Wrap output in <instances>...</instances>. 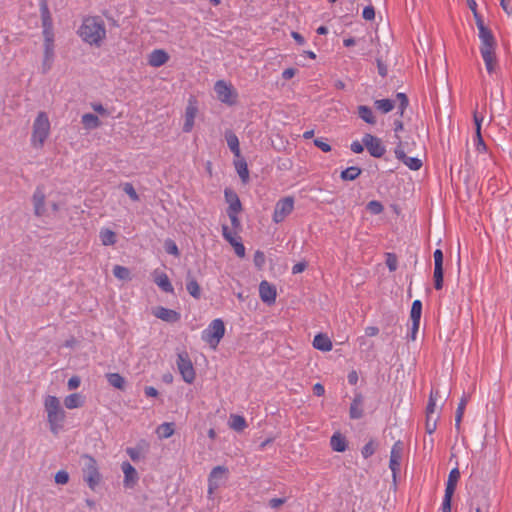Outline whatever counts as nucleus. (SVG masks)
<instances>
[{"label": "nucleus", "instance_id": "1", "mask_svg": "<svg viewBox=\"0 0 512 512\" xmlns=\"http://www.w3.org/2000/svg\"><path fill=\"white\" fill-rule=\"evenodd\" d=\"M79 35L83 41L90 45L100 46L106 37V28L102 19L99 17H88L84 19Z\"/></svg>", "mask_w": 512, "mask_h": 512}, {"label": "nucleus", "instance_id": "2", "mask_svg": "<svg viewBox=\"0 0 512 512\" xmlns=\"http://www.w3.org/2000/svg\"><path fill=\"white\" fill-rule=\"evenodd\" d=\"M479 39L481 41L480 53L486 66V70L489 74L495 72L497 68L496 59V40L492 31L487 28H482L479 31Z\"/></svg>", "mask_w": 512, "mask_h": 512}, {"label": "nucleus", "instance_id": "3", "mask_svg": "<svg viewBox=\"0 0 512 512\" xmlns=\"http://www.w3.org/2000/svg\"><path fill=\"white\" fill-rule=\"evenodd\" d=\"M44 408L47 413V422L50 431L57 435L64 427L66 412L56 396L48 395L44 400Z\"/></svg>", "mask_w": 512, "mask_h": 512}, {"label": "nucleus", "instance_id": "4", "mask_svg": "<svg viewBox=\"0 0 512 512\" xmlns=\"http://www.w3.org/2000/svg\"><path fill=\"white\" fill-rule=\"evenodd\" d=\"M50 132V121L45 112H39L33 123L31 143L35 148H42Z\"/></svg>", "mask_w": 512, "mask_h": 512}, {"label": "nucleus", "instance_id": "5", "mask_svg": "<svg viewBox=\"0 0 512 512\" xmlns=\"http://www.w3.org/2000/svg\"><path fill=\"white\" fill-rule=\"evenodd\" d=\"M83 480L86 482L91 490H95L101 481V474L99 472L97 461L94 457L84 454L81 457Z\"/></svg>", "mask_w": 512, "mask_h": 512}, {"label": "nucleus", "instance_id": "6", "mask_svg": "<svg viewBox=\"0 0 512 512\" xmlns=\"http://www.w3.org/2000/svg\"><path fill=\"white\" fill-rule=\"evenodd\" d=\"M224 334V322H211V324L202 331L201 339L206 342L210 348L215 350Z\"/></svg>", "mask_w": 512, "mask_h": 512}, {"label": "nucleus", "instance_id": "7", "mask_svg": "<svg viewBox=\"0 0 512 512\" xmlns=\"http://www.w3.org/2000/svg\"><path fill=\"white\" fill-rule=\"evenodd\" d=\"M176 365L182 379L188 384L193 383L196 377V372L187 351L182 350L177 353Z\"/></svg>", "mask_w": 512, "mask_h": 512}, {"label": "nucleus", "instance_id": "8", "mask_svg": "<svg viewBox=\"0 0 512 512\" xmlns=\"http://www.w3.org/2000/svg\"><path fill=\"white\" fill-rule=\"evenodd\" d=\"M294 209V198L292 196H287L281 198L275 204L274 212H273V222L281 223L285 220V218L292 213Z\"/></svg>", "mask_w": 512, "mask_h": 512}, {"label": "nucleus", "instance_id": "9", "mask_svg": "<svg viewBox=\"0 0 512 512\" xmlns=\"http://www.w3.org/2000/svg\"><path fill=\"white\" fill-rule=\"evenodd\" d=\"M214 90L218 100L227 105H234L236 103L237 93L231 85H228L223 80H218L214 85Z\"/></svg>", "mask_w": 512, "mask_h": 512}, {"label": "nucleus", "instance_id": "10", "mask_svg": "<svg viewBox=\"0 0 512 512\" xmlns=\"http://www.w3.org/2000/svg\"><path fill=\"white\" fill-rule=\"evenodd\" d=\"M362 142L369 154L375 158H381L386 152V148L382 144L381 139L372 134L366 133L362 138Z\"/></svg>", "mask_w": 512, "mask_h": 512}, {"label": "nucleus", "instance_id": "11", "mask_svg": "<svg viewBox=\"0 0 512 512\" xmlns=\"http://www.w3.org/2000/svg\"><path fill=\"white\" fill-rule=\"evenodd\" d=\"M198 114V102L194 96H190L185 109V121L183 124V131L189 133L194 127V120Z\"/></svg>", "mask_w": 512, "mask_h": 512}, {"label": "nucleus", "instance_id": "12", "mask_svg": "<svg viewBox=\"0 0 512 512\" xmlns=\"http://www.w3.org/2000/svg\"><path fill=\"white\" fill-rule=\"evenodd\" d=\"M228 472V468L225 466H216L212 469L208 478V492L210 494L218 489L221 483L227 479Z\"/></svg>", "mask_w": 512, "mask_h": 512}, {"label": "nucleus", "instance_id": "13", "mask_svg": "<svg viewBox=\"0 0 512 512\" xmlns=\"http://www.w3.org/2000/svg\"><path fill=\"white\" fill-rule=\"evenodd\" d=\"M395 156L398 160L402 161L411 170L417 171L422 167V161L416 157H408L403 149L402 141L399 140L395 148Z\"/></svg>", "mask_w": 512, "mask_h": 512}, {"label": "nucleus", "instance_id": "14", "mask_svg": "<svg viewBox=\"0 0 512 512\" xmlns=\"http://www.w3.org/2000/svg\"><path fill=\"white\" fill-rule=\"evenodd\" d=\"M45 199H46V196H45V193H44V187L43 186H37L35 191H34V193H33V196H32V203H33V207H34V214L37 217H42L45 214V212H46Z\"/></svg>", "mask_w": 512, "mask_h": 512}, {"label": "nucleus", "instance_id": "15", "mask_svg": "<svg viewBox=\"0 0 512 512\" xmlns=\"http://www.w3.org/2000/svg\"><path fill=\"white\" fill-rule=\"evenodd\" d=\"M149 447V443L146 440L141 439L135 447H128L126 449V453L129 455L132 461L137 462L144 458V455L148 452Z\"/></svg>", "mask_w": 512, "mask_h": 512}, {"label": "nucleus", "instance_id": "16", "mask_svg": "<svg viewBox=\"0 0 512 512\" xmlns=\"http://www.w3.org/2000/svg\"><path fill=\"white\" fill-rule=\"evenodd\" d=\"M121 468L124 473V486L133 487L138 481L136 469L129 462H123Z\"/></svg>", "mask_w": 512, "mask_h": 512}, {"label": "nucleus", "instance_id": "17", "mask_svg": "<svg viewBox=\"0 0 512 512\" xmlns=\"http://www.w3.org/2000/svg\"><path fill=\"white\" fill-rule=\"evenodd\" d=\"M259 293L262 301L265 303H273L276 299V288L267 281L260 283Z\"/></svg>", "mask_w": 512, "mask_h": 512}, {"label": "nucleus", "instance_id": "18", "mask_svg": "<svg viewBox=\"0 0 512 512\" xmlns=\"http://www.w3.org/2000/svg\"><path fill=\"white\" fill-rule=\"evenodd\" d=\"M363 396L361 393H355L352 403L349 408V416L351 419H360L364 415L363 411Z\"/></svg>", "mask_w": 512, "mask_h": 512}, {"label": "nucleus", "instance_id": "19", "mask_svg": "<svg viewBox=\"0 0 512 512\" xmlns=\"http://www.w3.org/2000/svg\"><path fill=\"white\" fill-rule=\"evenodd\" d=\"M226 202L229 204L227 212H241L242 204L238 195L231 189L226 188L224 191Z\"/></svg>", "mask_w": 512, "mask_h": 512}, {"label": "nucleus", "instance_id": "20", "mask_svg": "<svg viewBox=\"0 0 512 512\" xmlns=\"http://www.w3.org/2000/svg\"><path fill=\"white\" fill-rule=\"evenodd\" d=\"M169 60V55L163 49H155L148 56V64L152 67H160Z\"/></svg>", "mask_w": 512, "mask_h": 512}, {"label": "nucleus", "instance_id": "21", "mask_svg": "<svg viewBox=\"0 0 512 512\" xmlns=\"http://www.w3.org/2000/svg\"><path fill=\"white\" fill-rule=\"evenodd\" d=\"M313 347L317 350L328 352L332 350L333 345L330 338L326 334L319 333L314 337Z\"/></svg>", "mask_w": 512, "mask_h": 512}, {"label": "nucleus", "instance_id": "22", "mask_svg": "<svg viewBox=\"0 0 512 512\" xmlns=\"http://www.w3.org/2000/svg\"><path fill=\"white\" fill-rule=\"evenodd\" d=\"M460 479V471L458 468H453L449 475H448V480H447V483H446V489H445V494L447 495H454V492H455V489H456V486H457V483Z\"/></svg>", "mask_w": 512, "mask_h": 512}, {"label": "nucleus", "instance_id": "23", "mask_svg": "<svg viewBox=\"0 0 512 512\" xmlns=\"http://www.w3.org/2000/svg\"><path fill=\"white\" fill-rule=\"evenodd\" d=\"M330 445L331 448L336 452H344L348 447L345 436L339 432H336L332 435L330 439Z\"/></svg>", "mask_w": 512, "mask_h": 512}, {"label": "nucleus", "instance_id": "24", "mask_svg": "<svg viewBox=\"0 0 512 512\" xmlns=\"http://www.w3.org/2000/svg\"><path fill=\"white\" fill-rule=\"evenodd\" d=\"M225 139L231 152L236 157H239L241 152L239 147V139L237 135L232 130H227L225 132Z\"/></svg>", "mask_w": 512, "mask_h": 512}, {"label": "nucleus", "instance_id": "25", "mask_svg": "<svg viewBox=\"0 0 512 512\" xmlns=\"http://www.w3.org/2000/svg\"><path fill=\"white\" fill-rule=\"evenodd\" d=\"M468 399H469V396L464 394L462 396V398L460 399V402H459L458 407L456 409L455 428H456L457 431L460 430L461 421H462V418H463V415H464V411H465L466 405L468 403Z\"/></svg>", "mask_w": 512, "mask_h": 512}, {"label": "nucleus", "instance_id": "26", "mask_svg": "<svg viewBox=\"0 0 512 512\" xmlns=\"http://www.w3.org/2000/svg\"><path fill=\"white\" fill-rule=\"evenodd\" d=\"M81 122L85 129L92 130L101 126V121L98 116L92 113H86L82 115Z\"/></svg>", "mask_w": 512, "mask_h": 512}, {"label": "nucleus", "instance_id": "27", "mask_svg": "<svg viewBox=\"0 0 512 512\" xmlns=\"http://www.w3.org/2000/svg\"><path fill=\"white\" fill-rule=\"evenodd\" d=\"M186 289L192 297H194L196 299L200 298L201 288H200L198 282L196 281V279L191 276V273H188V276H187Z\"/></svg>", "mask_w": 512, "mask_h": 512}, {"label": "nucleus", "instance_id": "28", "mask_svg": "<svg viewBox=\"0 0 512 512\" xmlns=\"http://www.w3.org/2000/svg\"><path fill=\"white\" fill-rule=\"evenodd\" d=\"M358 116L366 123L368 124H375L376 118L373 114L372 109L369 106L366 105H360L358 106Z\"/></svg>", "mask_w": 512, "mask_h": 512}, {"label": "nucleus", "instance_id": "29", "mask_svg": "<svg viewBox=\"0 0 512 512\" xmlns=\"http://www.w3.org/2000/svg\"><path fill=\"white\" fill-rule=\"evenodd\" d=\"M230 428L237 432L243 431L247 427L246 420L243 416L237 414H231L229 418Z\"/></svg>", "mask_w": 512, "mask_h": 512}, {"label": "nucleus", "instance_id": "30", "mask_svg": "<svg viewBox=\"0 0 512 512\" xmlns=\"http://www.w3.org/2000/svg\"><path fill=\"white\" fill-rule=\"evenodd\" d=\"M41 21L43 28H53L52 17L46 1H43L40 5Z\"/></svg>", "mask_w": 512, "mask_h": 512}, {"label": "nucleus", "instance_id": "31", "mask_svg": "<svg viewBox=\"0 0 512 512\" xmlns=\"http://www.w3.org/2000/svg\"><path fill=\"white\" fill-rule=\"evenodd\" d=\"M156 433L161 439H167L174 434V423L165 422L158 426Z\"/></svg>", "mask_w": 512, "mask_h": 512}, {"label": "nucleus", "instance_id": "32", "mask_svg": "<svg viewBox=\"0 0 512 512\" xmlns=\"http://www.w3.org/2000/svg\"><path fill=\"white\" fill-rule=\"evenodd\" d=\"M155 283L167 293L173 292V286L165 273H161L155 277Z\"/></svg>", "mask_w": 512, "mask_h": 512}, {"label": "nucleus", "instance_id": "33", "mask_svg": "<svg viewBox=\"0 0 512 512\" xmlns=\"http://www.w3.org/2000/svg\"><path fill=\"white\" fill-rule=\"evenodd\" d=\"M106 377H107L108 383L111 386H113L119 390L124 389L126 382H125L124 377H122L119 373H108L106 375Z\"/></svg>", "mask_w": 512, "mask_h": 512}, {"label": "nucleus", "instance_id": "34", "mask_svg": "<svg viewBox=\"0 0 512 512\" xmlns=\"http://www.w3.org/2000/svg\"><path fill=\"white\" fill-rule=\"evenodd\" d=\"M83 401L78 393H73L65 397L64 405L68 409H75L81 407Z\"/></svg>", "mask_w": 512, "mask_h": 512}, {"label": "nucleus", "instance_id": "35", "mask_svg": "<svg viewBox=\"0 0 512 512\" xmlns=\"http://www.w3.org/2000/svg\"><path fill=\"white\" fill-rule=\"evenodd\" d=\"M235 167L242 182L246 184L249 181V170L246 161L244 159L237 161Z\"/></svg>", "mask_w": 512, "mask_h": 512}, {"label": "nucleus", "instance_id": "36", "mask_svg": "<svg viewBox=\"0 0 512 512\" xmlns=\"http://www.w3.org/2000/svg\"><path fill=\"white\" fill-rule=\"evenodd\" d=\"M361 174V169L356 166L346 168L341 172V179L345 181L355 180Z\"/></svg>", "mask_w": 512, "mask_h": 512}, {"label": "nucleus", "instance_id": "37", "mask_svg": "<svg viewBox=\"0 0 512 512\" xmlns=\"http://www.w3.org/2000/svg\"><path fill=\"white\" fill-rule=\"evenodd\" d=\"M153 315L161 320H171L176 316V312L164 307H156L153 309Z\"/></svg>", "mask_w": 512, "mask_h": 512}, {"label": "nucleus", "instance_id": "38", "mask_svg": "<svg viewBox=\"0 0 512 512\" xmlns=\"http://www.w3.org/2000/svg\"><path fill=\"white\" fill-rule=\"evenodd\" d=\"M100 239L105 246L114 245L116 243V234L110 229H103L100 232Z\"/></svg>", "mask_w": 512, "mask_h": 512}, {"label": "nucleus", "instance_id": "39", "mask_svg": "<svg viewBox=\"0 0 512 512\" xmlns=\"http://www.w3.org/2000/svg\"><path fill=\"white\" fill-rule=\"evenodd\" d=\"M222 235L231 246H234L235 243L241 242V238L238 234L235 235L234 231H231L227 225H222Z\"/></svg>", "mask_w": 512, "mask_h": 512}, {"label": "nucleus", "instance_id": "40", "mask_svg": "<svg viewBox=\"0 0 512 512\" xmlns=\"http://www.w3.org/2000/svg\"><path fill=\"white\" fill-rule=\"evenodd\" d=\"M375 107L382 113H388L395 107V102L390 99H380L374 102Z\"/></svg>", "mask_w": 512, "mask_h": 512}, {"label": "nucleus", "instance_id": "41", "mask_svg": "<svg viewBox=\"0 0 512 512\" xmlns=\"http://www.w3.org/2000/svg\"><path fill=\"white\" fill-rule=\"evenodd\" d=\"M113 274L120 280H130V270L124 266L115 265L113 268Z\"/></svg>", "mask_w": 512, "mask_h": 512}, {"label": "nucleus", "instance_id": "42", "mask_svg": "<svg viewBox=\"0 0 512 512\" xmlns=\"http://www.w3.org/2000/svg\"><path fill=\"white\" fill-rule=\"evenodd\" d=\"M443 274V266H434V287L437 290H440L443 287Z\"/></svg>", "mask_w": 512, "mask_h": 512}, {"label": "nucleus", "instance_id": "43", "mask_svg": "<svg viewBox=\"0 0 512 512\" xmlns=\"http://www.w3.org/2000/svg\"><path fill=\"white\" fill-rule=\"evenodd\" d=\"M238 213L239 212H227V215L231 221V231H234L235 235L239 234V232L242 230L241 222L238 218Z\"/></svg>", "mask_w": 512, "mask_h": 512}, {"label": "nucleus", "instance_id": "44", "mask_svg": "<svg viewBox=\"0 0 512 512\" xmlns=\"http://www.w3.org/2000/svg\"><path fill=\"white\" fill-rule=\"evenodd\" d=\"M396 99L399 102L398 104V114L400 117L404 115V111L408 107L409 100L405 93H397Z\"/></svg>", "mask_w": 512, "mask_h": 512}, {"label": "nucleus", "instance_id": "45", "mask_svg": "<svg viewBox=\"0 0 512 512\" xmlns=\"http://www.w3.org/2000/svg\"><path fill=\"white\" fill-rule=\"evenodd\" d=\"M422 314V303L420 300H415L412 303L410 318L411 320H420Z\"/></svg>", "mask_w": 512, "mask_h": 512}, {"label": "nucleus", "instance_id": "46", "mask_svg": "<svg viewBox=\"0 0 512 512\" xmlns=\"http://www.w3.org/2000/svg\"><path fill=\"white\" fill-rule=\"evenodd\" d=\"M376 451V444L373 440L368 441L362 448L361 454L367 459L371 457Z\"/></svg>", "mask_w": 512, "mask_h": 512}, {"label": "nucleus", "instance_id": "47", "mask_svg": "<svg viewBox=\"0 0 512 512\" xmlns=\"http://www.w3.org/2000/svg\"><path fill=\"white\" fill-rule=\"evenodd\" d=\"M366 208L369 212H371L374 215H378L382 213L384 210L382 203L377 200H372L368 202Z\"/></svg>", "mask_w": 512, "mask_h": 512}, {"label": "nucleus", "instance_id": "48", "mask_svg": "<svg viewBox=\"0 0 512 512\" xmlns=\"http://www.w3.org/2000/svg\"><path fill=\"white\" fill-rule=\"evenodd\" d=\"M403 453V443L401 441H397L392 446L390 452V459H401Z\"/></svg>", "mask_w": 512, "mask_h": 512}, {"label": "nucleus", "instance_id": "49", "mask_svg": "<svg viewBox=\"0 0 512 512\" xmlns=\"http://www.w3.org/2000/svg\"><path fill=\"white\" fill-rule=\"evenodd\" d=\"M438 418V416L426 415L425 429L428 434H432L436 430Z\"/></svg>", "mask_w": 512, "mask_h": 512}, {"label": "nucleus", "instance_id": "50", "mask_svg": "<svg viewBox=\"0 0 512 512\" xmlns=\"http://www.w3.org/2000/svg\"><path fill=\"white\" fill-rule=\"evenodd\" d=\"M123 190L130 197L131 200H133V201L139 200V196L131 183H125Z\"/></svg>", "mask_w": 512, "mask_h": 512}, {"label": "nucleus", "instance_id": "51", "mask_svg": "<svg viewBox=\"0 0 512 512\" xmlns=\"http://www.w3.org/2000/svg\"><path fill=\"white\" fill-rule=\"evenodd\" d=\"M165 250L168 254L179 256V249L173 240L169 239L165 241Z\"/></svg>", "mask_w": 512, "mask_h": 512}, {"label": "nucleus", "instance_id": "52", "mask_svg": "<svg viewBox=\"0 0 512 512\" xmlns=\"http://www.w3.org/2000/svg\"><path fill=\"white\" fill-rule=\"evenodd\" d=\"M68 481H69V474L66 471L60 470V471H58L56 473V475H55V482L57 484L64 485V484H67Z\"/></svg>", "mask_w": 512, "mask_h": 512}, {"label": "nucleus", "instance_id": "53", "mask_svg": "<svg viewBox=\"0 0 512 512\" xmlns=\"http://www.w3.org/2000/svg\"><path fill=\"white\" fill-rule=\"evenodd\" d=\"M400 462H401V459H390L389 460V468L392 471L394 480L396 479L397 474L400 471Z\"/></svg>", "mask_w": 512, "mask_h": 512}, {"label": "nucleus", "instance_id": "54", "mask_svg": "<svg viewBox=\"0 0 512 512\" xmlns=\"http://www.w3.org/2000/svg\"><path fill=\"white\" fill-rule=\"evenodd\" d=\"M452 495L444 494L441 512H451Z\"/></svg>", "mask_w": 512, "mask_h": 512}, {"label": "nucleus", "instance_id": "55", "mask_svg": "<svg viewBox=\"0 0 512 512\" xmlns=\"http://www.w3.org/2000/svg\"><path fill=\"white\" fill-rule=\"evenodd\" d=\"M386 265L390 271H395L397 269V258L394 254L389 253L387 255Z\"/></svg>", "mask_w": 512, "mask_h": 512}, {"label": "nucleus", "instance_id": "56", "mask_svg": "<svg viewBox=\"0 0 512 512\" xmlns=\"http://www.w3.org/2000/svg\"><path fill=\"white\" fill-rule=\"evenodd\" d=\"M45 58H54V42H44Z\"/></svg>", "mask_w": 512, "mask_h": 512}, {"label": "nucleus", "instance_id": "57", "mask_svg": "<svg viewBox=\"0 0 512 512\" xmlns=\"http://www.w3.org/2000/svg\"><path fill=\"white\" fill-rule=\"evenodd\" d=\"M362 16L365 20L371 21L375 18V9L373 6H366L363 10Z\"/></svg>", "mask_w": 512, "mask_h": 512}, {"label": "nucleus", "instance_id": "58", "mask_svg": "<svg viewBox=\"0 0 512 512\" xmlns=\"http://www.w3.org/2000/svg\"><path fill=\"white\" fill-rule=\"evenodd\" d=\"M314 144L316 147H318L319 149H321L323 152H330L331 151V146L325 142L322 138H317L314 140Z\"/></svg>", "mask_w": 512, "mask_h": 512}, {"label": "nucleus", "instance_id": "59", "mask_svg": "<svg viewBox=\"0 0 512 512\" xmlns=\"http://www.w3.org/2000/svg\"><path fill=\"white\" fill-rule=\"evenodd\" d=\"M254 263L258 268H261L265 263V255L262 251H256L254 255Z\"/></svg>", "mask_w": 512, "mask_h": 512}, {"label": "nucleus", "instance_id": "60", "mask_svg": "<svg viewBox=\"0 0 512 512\" xmlns=\"http://www.w3.org/2000/svg\"><path fill=\"white\" fill-rule=\"evenodd\" d=\"M81 380L78 376H72L67 383L69 390H75L80 386Z\"/></svg>", "mask_w": 512, "mask_h": 512}, {"label": "nucleus", "instance_id": "61", "mask_svg": "<svg viewBox=\"0 0 512 512\" xmlns=\"http://www.w3.org/2000/svg\"><path fill=\"white\" fill-rule=\"evenodd\" d=\"M473 120L476 128V134L481 133V123L483 121V116H480L477 111H474Z\"/></svg>", "mask_w": 512, "mask_h": 512}, {"label": "nucleus", "instance_id": "62", "mask_svg": "<svg viewBox=\"0 0 512 512\" xmlns=\"http://www.w3.org/2000/svg\"><path fill=\"white\" fill-rule=\"evenodd\" d=\"M434 266H443V253L440 249L434 251Z\"/></svg>", "mask_w": 512, "mask_h": 512}, {"label": "nucleus", "instance_id": "63", "mask_svg": "<svg viewBox=\"0 0 512 512\" xmlns=\"http://www.w3.org/2000/svg\"><path fill=\"white\" fill-rule=\"evenodd\" d=\"M306 268H307V262H306V261L298 262V263H296V264L292 267V273H293V274H299V273H302Z\"/></svg>", "mask_w": 512, "mask_h": 512}, {"label": "nucleus", "instance_id": "64", "mask_svg": "<svg viewBox=\"0 0 512 512\" xmlns=\"http://www.w3.org/2000/svg\"><path fill=\"white\" fill-rule=\"evenodd\" d=\"M44 42H54L53 28H43Z\"/></svg>", "mask_w": 512, "mask_h": 512}]
</instances>
